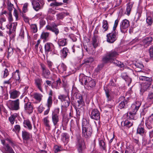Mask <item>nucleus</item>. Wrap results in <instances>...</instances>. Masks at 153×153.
I'll list each match as a JSON object with an SVG mask.
<instances>
[{"instance_id": "obj_1", "label": "nucleus", "mask_w": 153, "mask_h": 153, "mask_svg": "<svg viewBox=\"0 0 153 153\" xmlns=\"http://www.w3.org/2000/svg\"><path fill=\"white\" fill-rule=\"evenodd\" d=\"M82 136L85 138L90 137L92 133V128L85 119H83L82 120Z\"/></svg>"}, {"instance_id": "obj_2", "label": "nucleus", "mask_w": 153, "mask_h": 153, "mask_svg": "<svg viewBox=\"0 0 153 153\" xmlns=\"http://www.w3.org/2000/svg\"><path fill=\"white\" fill-rule=\"evenodd\" d=\"M118 20L117 19H116L115 21L113 28V31L111 33H108L107 35V40L108 42L113 43L116 39L117 33L115 30L118 24Z\"/></svg>"}, {"instance_id": "obj_3", "label": "nucleus", "mask_w": 153, "mask_h": 153, "mask_svg": "<svg viewBox=\"0 0 153 153\" xmlns=\"http://www.w3.org/2000/svg\"><path fill=\"white\" fill-rule=\"evenodd\" d=\"M118 54V53L115 51H111L107 53L106 56L103 58L102 60L104 63L108 62H112L114 60H115L114 58L116 57Z\"/></svg>"}, {"instance_id": "obj_4", "label": "nucleus", "mask_w": 153, "mask_h": 153, "mask_svg": "<svg viewBox=\"0 0 153 153\" xmlns=\"http://www.w3.org/2000/svg\"><path fill=\"white\" fill-rule=\"evenodd\" d=\"M59 108H57L55 109L52 113L51 120L54 126L58 125V123L59 120Z\"/></svg>"}, {"instance_id": "obj_5", "label": "nucleus", "mask_w": 153, "mask_h": 153, "mask_svg": "<svg viewBox=\"0 0 153 153\" xmlns=\"http://www.w3.org/2000/svg\"><path fill=\"white\" fill-rule=\"evenodd\" d=\"M8 108L12 110H17L19 109V99L14 101L9 100L7 102Z\"/></svg>"}, {"instance_id": "obj_6", "label": "nucleus", "mask_w": 153, "mask_h": 153, "mask_svg": "<svg viewBox=\"0 0 153 153\" xmlns=\"http://www.w3.org/2000/svg\"><path fill=\"white\" fill-rule=\"evenodd\" d=\"M120 102L118 107L120 109H125L127 108L129 105V101L128 98H126L124 97H121L119 98Z\"/></svg>"}, {"instance_id": "obj_7", "label": "nucleus", "mask_w": 153, "mask_h": 153, "mask_svg": "<svg viewBox=\"0 0 153 153\" xmlns=\"http://www.w3.org/2000/svg\"><path fill=\"white\" fill-rule=\"evenodd\" d=\"M31 3L33 8L36 11L42 9L44 4L42 0H32Z\"/></svg>"}, {"instance_id": "obj_8", "label": "nucleus", "mask_w": 153, "mask_h": 153, "mask_svg": "<svg viewBox=\"0 0 153 153\" xmlns=\"http://www.w3.org/2000/svg\"><path fill=\"white\" fill-rule=\"evenodd\" d=\"M42 70L41 75L42 77L45 79H49L51 72L43 64H41Z\"/></svg>"}, {"instance_id": "obj_9", "label": "nucleus", "mask_w": 153, "mask_h": 153, "mask_svg": "<svg viewBox=\"0 0 153 153\" xmlns=\"http://www.w3.org/2000/svg\"><path fill=\"white\" fill-rule=\"evenodd\" d=\"M76 107L79 108L82 107L85 105V102L83 101L82 97L81 95L79 94H77L76 95Z\"/></svg>"}, {"instance_id": "obj_10", "label": "nucleus", "mask_w": 153, "mask_h": 153, "mask_svg": "<svg viewBox=\"0 0 153 153\" xmlns=\"http://www.w3.org/2000/svg\"><path fill=\"white\" fill-rule=\"evenodd\" d=\"M43 81L41 78L37 77L34 79V84L36 87L42 92H43L42 85Z\"/></svg>"}, {"instance_id": "obj_11", "label": "nucleus", "mask_w": 153, "mask_h": 153, "mask_svg": "<svg viewBox=\"0 0 153 153\" xmlns=\"http://www.w3.org/2000/svg\"><path fill=\"white\" fill-rule=\"evenodd\" d=\"M90 116L92 119L96 120H99L100 118L99 111L97 109H93L91 111Z\"/></svg>"}, {"instance_id": "obj_12", "label": "nucleus", "mask_w": 153, "mask_h": 153, "mask_svg": "<svg viewBox=\"0 0 153 153\" xmlns=\"http://www.w3.org/2000/svg\"><path fill=\"white\" fill-rule=\"evenodd\" d=\"M56 25L55 23H53L51 26L47 25L46 27L47 30L51 31L54 33L56 35H57L59 33V31L58 28L56 27Z\"/></svg>"}, {"instance_id": "obj_13", "label": "nucleus", "mask_w": 153, "mask_h": 153, "mask_svg": "<svg viewBox=\"0 0 153 153\" xmlns=\"http://www.w3.org/2000/svg\"><path fill=\"white\" fill-rule=\"evenodd\" d=\"M129 26V21L127 19L123 20L121 22L120 25V29L122 33H124V30H126Z\"/></svg>"}, {"instance_id": "obj_14", "label": "nucleus", "mask_w": 153, "mask_h": 153, "mask_svg": "<svg viewBox=\"0 0 153 153\" xmlns=\"http://www.w3.org/2000/svg\"><path fill=\"white\" fill-rule=\"evenodd\" d=\"M24 108L26 111L29 114H31L33 111V106L30 102L25 103Z\"/></svg>"}, {"instance_id": "obj_15", "label": "nucleus", "mask_w": 153, "mask_h": 153, "mask_svg": "<svg viewBox=\"0 0 153 153\" xmlns=\"http://www.w3.org/2000/svg\"><path fill=\"white\" fill-rule=\"evenodd\" d=\"M141 104V103L140 102H137L131 105L130 110L131 111V112H133V114H136Z\"/></svg>"}, {"instance_id": "obj_16", "label": "nucleus", "mask_w": 153, "mask_h": 153, "mask_svg": "<svg viewBox=\"0 0 153 153\" xmlns=\"http://www.w3.org/2000/svg\"><path fill=\"white\" fill-rule=\"evenodd\" d=\"M57 68L59 73H66L67 69V67L64 63H62L57 67Z\"/></svg>"}, {"instance_id": "obj_17", "label": "nucleus", "mask_w": 153, "mask_h": 153, "mask_svg": "<svg viewBox=\"0 0 153 153\" xmlns=\"http://www.w3.org/2000/svg\"><path fill=\"white\" fill-rule=\"evenodd\" d=\"M77 146L78 150L79 152H82L85 148L84 143L81 139H79L78 140Z\"/></svg>"}, {"instance_id": "obj_18", "label": "nucleus", "mask_w": 153, "mask_h": 153, "mask_svg": "<svg viewBox=\"0 0 153 153\" xmlns=\"http://www.w3.org/2000/svg\"><path fill=\"white\" fill-rule=\"evenodd\" d=\"M144 122L141 121V123L139 124L137 130V134L143 135L146 132V130L144 128Z\"/></svg>"}, {"instance_id": "obj_19", "label": "nucleus", "mask_w": 153, "mask_h": 153, "mask_svg": "<svg viewBox=\"0 0 153 153\" xmlns=\"http://www.w3.org/2000/svg\"><path fill=\"white\" fill-rule=\"evenodd\" d=\"M67 101H63L62 102V112H66V108L69 106L71 100L70 98L68 99Z\"/></svg>"}, {"instance_id": "obj_20", "label": "nucleus", "mask_w": 153, "mask_h": 153, "mask_svg": "<svg viewBox=\"0 0 153 153\" xmlns=\"http://www.w3.org/2000/svg\"><path fill=\"white\" fill-rule=\"evenodd\" d=\"M54 46L51 43H46L45 45V51L46 53H48L49 52L51 51L53 49Z\"/></svg>"}, {"instance_id": "obj_21", "label": "nucleus", "mask_w": 153, "mask_h": 153, "mask_svg": "<svg viewBox=\"0 0 153 153\" xmlns=\"http://www.w3.org/2000/svg\"><path fill=\"white\" fill-rule=\"evenodd\" d=\"M90 80H91V77L84 76H83L82 78L81 76L79 79V81L82 85L84 84L85 85H87L88 82V81Z\"/></svg>"}, {"instance_id": "obj_22", "label": "nucleus", "mask_w": 153, "mask_h": 153, "mask_svg": "<svg viewBox=\"0 0 153 153\" xmlns=\"http://www.w3.org/2000/svg\"><path fill=\"white\" fill-rule=\"evenodd\" d=\"M99 144L100 149L105 150L106 149L105 143L104 139L100 138L99 139Z\"/></svg>"}, {"instance_id": "obj_23", "label": "nucleus", "mask_w": 153, "mask_h": 153, "mask_svg": "<svg viewBox=\"0 0 153 153\" xmlns=\"http://www.w3.org/2000/svg\"><path fill=\"white\" fill-rule=\"evenodd\" d=\"M42 120L45 126L47 128L50 129L51 128V126L49 124L50 121L49 120L48 117L47 116L44 117Z\"/></svg>"}, {"instance_id": "obj_24", "label": "nucleus", "mask_w": 153, "mask_h": 153, "mask_svg": "<svg viewBox=\"0 0 153 153\" xmlns=\"http://www.w3.org/2000/svg\"><path fill=\"white\" fill-rule=\"evenodd\" d=\"M152 40V37H148L145 38L143 40V43L144 45L148 46L151 42Z\"/></svg>"}, {"instance_id": "obj_25", "label": "nucleus", "mask_w": 153, "mask_h": 153, "mask_svg": "<svg viewBox=\"0 0 153 153\" xmlns=\"http://www.w3.org/2000/svg\"><path fill=\"white\" fill-rule=\"evenodd\" d=\"M145 124L148 129H150L153 128V121L149 117L146 121Z\"/></svg>"}, {"instance_id": "obj_26", "label": "nucleus", "mask_w": 153, "mask_h": 153, "mask_svg": "<svg viewBox=\"0 0 153 153\" xmlns=\"http://www.w3.org/2000/svg\"><path fill=\"white\" fill-rule=\"evenodd\" d=\"M121 77L124 79L126 81L128 82V84H129L131 83V78L128 77L127 74L126 73H123L121 75Z\"/></svg>"}, {"instance_id": "obj_27", "label": "nucleus", "mask_w": 153, "mask_h": 153, "mask_svg": "<svg viewBox=\"0 0 153 153\" xmlns=\"http://www.w3.org/2000/svg\"><path fill=\"white\" fill-rule=\"evenodd\" d=\"M22 136L23 139L25 140H27L30 138V133L25 130L22 131Z\"/></svg>"}, {"instance_id": "obj_28", "label": "nucleus", "mask_w": 153, "mask_h": 153, "mask_svg": "<svg viewBox=\"0 0 153 153\" xmlns=\"http://www.w3.org/2000/svg\"><path fill=\"white\" fill-rule=\"evenodd\" d=\"M49 33L43 32L41 35V39L43 40L44 42L47 41L48 40Z\"/></svg>"}, {"instance_id": "obj_29", "label": "nucleus", "mask_w": 153, "mask_h": 153, "mask_svg": "<svg viewBox=\"0 0 153 153\" xmlns=\"http://www.w3.org/2000/svg\"><path fill=\"white\" fill-rule=\"evenodd\" d=\"M151 84V82L146 81L143 84L142 89L144 91L148 89Z\"/></svg>"}, {"instance_id": "obj_30", "label": "nucleus", "mask_w": 153, "mask_h": 153, "mask_svg": "<svg viewBox=\"0 0 153 153\" xmlns=\"http://www.w3.org/2000/svg\"><path fill=\"white\" fill-rule=\"evenodd\" d=\"M69 98V97L68 94H60L58 96V99L62 102L64 101H68V99Z\"/></svg>"}, {"instance_id": "obj_31", "label": "nucleus", "mask_w": 153, "mask_h": 153, "mask_svg": "<svg viewBox=\"0 0 153 153\" xmlns=\"http://www.w3.org/2000/svg\"><path fill=\"white\" fill-rule=\"evenodd\" d=\"M102 27L103 28L102 31L103 32H105L108 30L109 25L107 20H104L103 21Z\"/></svg>"}, {"instance_id": "obj_32", "label": "nucleus", "mask_w": 153, "mask_h": 153, "mask_svg": "<svg viewBox=\"0 0 153 153\" xmlns=\"http://www.w3.org/2000/svg\"><path fill=\"white\" fill-rule=\"evenodd\" d=\"M24 126L26 128H27L29 130H31L32 129V126L30 121L28 120H25L23 122Z\"/></svg>"}, {"instance_id": "obj_33", "label": "nucleus", "mask_w": 153, "mask_h": 153, "mask_svg": "<svg viewBox=\"0 0 153 153\" xmlns=\"http://www.w3.org/2000/svg\"><path fill=\"white\" fill-rule=\"evenodd\" d=\"M66 39L63 38L59 39L58 41V44L59 46H63L66 45L67 44Z\"/></svg>"}, {"instance_id": "obj_34", "label": "nucleus", "mask_w": 153, "mask_h": 153, "mask_svg": "<svg viewBox=\"0 0 153 153\" xmlns=\"http://www.w3.org/2000/svg\"><path fill=\"white\" fill-rule=\"evenodd\" d=\"M105 94L108 101H110L111 100V93L110 90L108 89H105Z\"/></svg>"}, {"instance_id": "obj_35", "label": "nucleus", "mask_w": 153, "mask_h": 153, "mask_svg": "<svg viewBox=\"0 0 153 153\" xmlns=\"http://www.w3.org/2000/svg\"><path fill=\"white\" fill-rule=\"evenodd\" d=\"M19 92L15 90L10 93V97L12 99H15L17 98L19 96Z\"/></svg>"}, {"instance_id": "obj_36", "label": "nucleus", "mask_w": 153, "mask_h": 153, "mask_svg": "<svg viewBox=\"0 0 153 153\" xmlns=\"http://www.w3.org/2000/svg\"><path fill=\"white\" fill-rule=\"evenodd\" d=\"M17 114L16 113H14L9 117V120L12 124H13L14 123L15 118L17 117Z\"/></svg>"}, {"instance_id": "obj_37", "label": "nucleus", "mask_w": 153, "mask_h": 153, "mask_svg": "<svg viewBox=\"0 0 153 153\" xmlns=\"http://www.w3.org/2000/svg\"><path fill=\"white\" fill-rule=\"evenodd\" d=\"M62 53V56L63 58H65L66 57L68 53V49L67 48H64L61 51Z\"/></svg>"}, {"instance_id": "obj_38", "label": "nucleus", "mask_w": 153, "mask_h": 153, "mask_svg": "<svg viewBox=\"0 0 153 153\" xmlns=\"http://www.w3.org/2000/svg\"><path fill=\"white\" fill-rule=\"evenodd\" d=\"M6 148H4V151L6 152L9 153H15L12 148L10 147L8 144H6L5 145Z\"/></svg>"}, {"instance_id": "obj_39", "label": "nucleus", "mask_w": 153, "mask_h": 153, "mask_svg": "<svg viewBox=\"0 0 153 153\" xmlns=\"http://www.w3.org/2000/svg\"><path fill=\"white\" fill-rule=\"evenodd\" d=\"M62 140L63 142L67 143L68 142L69 137L68 134L66 133H63L62 134Z\"/></svg>"}, {"instance_id": "obj_40", "label": "nucleus", "mask_w": 153, "mask_h": 153, "mask_svg": "<svg viewBox=\"0 0 153 153\" xmlns=\"http://www.w3.org/2000/svg\"><path fill=\"white\" fill-rule=\"evenodd\" d=\"M124 126L128 128H129L133 125L132 123L130 120H126L123 122Z\"/></svg>"}, {"instance_id": "obj_41", "label": "nucleus", "mask_w": 153, "mask_h": 153, "mask_svg": "<svg viewBox=\"0 0 153 153\" xmlns=\"http://www.w3.org/2000/svg\"><path fill=\"white\" fill-rule=\"evenodd\" d=\"M69 121L68 118L67 117L65 114L63 115V119L62 122V125H66L68 123Z\"/></svg>"}, {"instance_id": "obj_42", "label": "nucleus", "mask_w": 153, "mask_h": 153, "mask_svg": "<svg viewBox=\"0 0 153 153\" xmlns=\"http://www.w3.org/2000/svg\"><path fill=\"white\" fill-rule=\"evenodd\" d=\"M147 101L151 103L153 102V93L150 92L148 94L147 98Z\"/></svg>"}, {"instance_id": "obj_43", "label": "nucleus", "mask_w": 153, "mask_h": 153, "mask_svg": "<svg viewBox=\"0 0 153 153\" xmlns=\"http://www.w3.org/2000/svg\"><path fill=\"white\" fill-rule=\"evenodd\" d=\"M61 82L60 79L53 82L52 85V88H57V87L60 85Z\"/></svg>"}, {"instance_id": "obj_44", "label": "nucleus", "mask_w": 153, "mask_h": 153, "mask_svg": "<svg viewBox=\"0 0 153 153\" xmlns=\"http://www.w3.org/2000/svg\"><path fill=\"white\" fill-rule=\"evenodd\" d=\"M91 80L88 81V84L87 85H88L90 87L93 88L95 87L96 83L94 79H92L91 78Z\"/></svg>"}, {"instance_id": "obj_45", "label": "nucleus", "mask_w": 153, "mask_h": 153, "mask_svg": "<svg viewBox=\"0 0 153 153\" xmlns=\"http://www.w3.org/2000/svg\"><path fill=\"white\" fill-rule=\"evenodd\" d=\"M139 79L140 80L145 81L152 82V79L151 77H148L143 76H140Z\"/></svg>"}, {"instance_id": "obj_46", "label": "nucleus", "mask_w": 153, "mask_h": 153, "mask_svg": "<svg viewBox=\"0 0 153 153\" xmlns=\"http://www.w3.org/2000/svg\"><path fill=\"white\" fill-rule=\"evenodd\" d=\"M133 147L131 146L127 147L125 151V153H134Z\"/></svg>"}, {"instance_id": "obj_47", "label": "nucleus", "mask_w": 153, "mask_h": 153, "mask_svg": "<svg viewBox=\"0 0 153 153\" xmlns=\"http://www.w3.org/2000/svg\"><path fill=\"white\" fill-rule=\"evenodd\" d=\"M65 12H62L57 14L56 15L57 19L58 20L62 19L65 16Z\"/></svg>"}, {"instance_id": "obj_48", "label": "nucleus", "mask_w": 153, "mask_h": 153, "mask_svg": "<svg viewBox=\"0 0 153 153\" xmlns=\"http://www.w3.org/2000/svg\"><path fill=\"white\" fill-rule=\"evenodd\" d=\"M42 97V95L37 93L33 95L34 98L39 102L41 100Z\"/></svg>"}, {"instance_id": "obj_49", "label": "nucleus", "mask_w": 153, "mask_h": 153, "mask_svg": "<svg viewBox=\"0 0 153 153\" xmlns=\"http://www.w3.org/2000/svg\"><path fill=\"white\" fill-rule=\"evenodd\" d=\"M112 62L116 64L120 68H122L124 66V65L123 63H121L120 62L118 61L116 59L114 60L113 62Z\"/></svg>"}, {"instance_id": "obj_50", "label": "nucleus", "mask_w": 153, "mask_h": 153, "mask_svg": "<svg viewBox=\"0 0 153 153\" xmlns=\"http://www.w3.org/2000/svg\"><path fill=\"white\" fill-rule=\"evenodd\" d=\"M30 28L32 32L36 33L37 31V28L36 24L32 25L30 26Z\"/></svg>"}, {"instance_id": "obj_51", "label": "nucleus", "mask_w": 153, "mask_h": 153, "mask_svg": "<svg viewBox=\"0 0 153 153\" xmlns=\"http://www.w3.org/2000/svg\"><path fill=\"white\" fill-rule=\"evenodd\" d=\"M7 5L8 10L9 11V13H11V12L13 10V8H14L13 4H11L10 1L9 2V1H8Z\"/></svg>"}, {"instance_id": "obj_52", "label": "nucleus", "mask_w": 153, "mask_h": 153, "mask_svg": "<svg viewBox=\"0 0 153 153\" xmlns=\"http://www.w3.org/2000/svg\"><path fill=\"white\" fill-rule=\"evenodd\" d=\"M97 42V37L96 36H94L92 38V45L95 48L98 46V44Z\"/></svg>"}, {"instance_id": "obj_53", "label": "nucleus", "mask_w": 153, "mask_h": 153, "mask_svg": "<svg viewBox=\"0 0 153 153\" xmlns=\"http://www.w3.org/2000/svg\"><path fill=\"white\" fill-rule=\"evenodd\" d=\"M13 48L9 46L8 49L7 57H10L13 54Z\"/></svg>"}, {"instance_id": "obj_54", "label": "nucleus", "mask_w": 153, "mask_h": 153, "mask_svg": "<svg viewBox=\"0 0 153 153\" xmlns=\"http://www.w3.org/2000/svg\"><path fill=\"white\" fill-rule=\"evenodd\" d=\"M146 22L148 25H151L153 23V20L152 18L150 16H148L146 18Z\"/></svg>"}, {"instance_id": "obj_55", "label": "nucleus", "mask_w": 153, "mask_h": 153, "mask_svg": "<svg viewBox=\"0 0 153 153\" xmlns=\"http://www.w3.org/2000/svg\"><path fill=\"white\" fill-rule=\"evenodd\" d=\"M149 53L150 59L153 60V47H151L149 49Z\"/></svg>"}, {"instance_id": "obj_56", "label": "nucleus", "mask_w": 153, "mask_h": 153, "mask_svg": "<svg viewBox=\"0 0 153 153\" xmlns=\"http://www.w3.org/2000/svg\"><path fill=\"white\" fill-rule=\"evenodd\" d=\"M94 59L92 57L87 58L84 60V63H91L94 61Z\"/></svg>"}, {"instance_id": "obj_57", "label": "nucleus", "mask_w": 153, "mask_h": 153, "mask_svg": "<svg viewBox=\"0 0 153 153\" xmlns=\"http://www.w3.org/2000/svg\"><path fill=\"white\" fill-rule=\"evenodd\" d=\"M52 103V97H49L47 101V105L48 108H50Z\"/></svg>"}, {"instance_id": "obj_58", "label": "nucleus", "mask_w": 153, "mask_h": 153, "mask_svg": "<svg viewBox=\"0 0 153 153\" xmlns=\"http://www.w3.org/2000/svg\"><path fill=\"white\" fill-rule=\"evenodd\" d=\"M20 129V126L19 125H16L14 126V128L13 129V130L15 131L19 132Z\"/></svg>"}, {"instance_id": "obj_59", "label": "nucleus", "mask_w": 153, "mask_h": 153, "mask_svg": "<svg viewBox=\"0 0 153 153\" xmlns=\"http://www.w3.org/2000/svg\"><path fill=\"white\" fill-rule=\"evenodd\" d=\"M3 78H5L9 74V72L7 69H5V70L3 71Z\"/></svg>"}, {"instance_id": "obj_60", "label": "nucleus", "mask_w": 153, "mask_h": 153, "mask_svg": "<svg viewBox=\"0 0 153 153\" xmlns=\"http://www.w3.org/2000/svg\"><path fill=\"white\" fill-rule=\"evenodd\" d=\"M133 112H130L127 115L128 116H129V117L131 119H134V115H135L136 114H133Z\"/></svg>"}, {"instance_id": "obj_61", "label": "nucleus", "mask_w": 153, "mask_h": 153, "mask_svg": "<svg viewBox=\"0 0 153 153\" xmlns=\"http://www.w3.org/2000/svg\"><path fill=\"white\" fill-rule=\"evenodd\" d=\"M102 5L104 6V8L105 9H107L108 8V3L105 1L102 2L101 3Z\"/></svg>"}, {"instance_id": "obj_62", "label": "nucleus", "mask_w": 153, "mask_h": 153, "mask_svg": "<svg viewBox=\"0 0 153 153\" xmlns=\"http://www.w3.org/2000/svg\"><path fill=\"white\" fill-rule=\"evenodd\" d=\"M54 152L55 153H56L59 152L61 150V148L59 146H54Z\"/></svg>"}, {"instance_id": "obj_63", "label": "nucleus", "mask_w": 153, "mask_h": 153, "mask_svg": "<svg viewBox=\"0 0 153 153\" xmlns=\"http://www.w3.org/2000/svg\"><path fill=\"white\" fill-rule=\"evenodd\" d=\"M14 78L16 81H18L19 82L20 79V76L18 72L15 74Z\"/></svg>"}, {"instance_id": "obj_64", "label": "nucleus", "mask_w": 153, "mask_h": 153, "mask_svg": "<svg viewBox=\"0 0 153 153\" xmlns=\"http://www.w3.org/2000/svg\"><path fill=\"white\" fill-rule=\"evenodd\" d=\"M45 24V22L43 19H41L40 20V27H42Z\"/></svg>"}]
</instances>
